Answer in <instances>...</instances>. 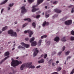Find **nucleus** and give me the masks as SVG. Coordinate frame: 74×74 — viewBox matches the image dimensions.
<instances>
[{
  "label": "nucleus",
  "instance_id": "de8ad7c7",
  "mask_svg": "<svg viewBox=\"0 0 74 74\" xmlns=\"http://www.w3.org/2000/svg\"><path fill=\"white\" fill-rule=\"evenodd\" d=\"M49 14L47 15V14H46V18H48V17H49Z\"/></svg>",
  "mask_w": 74,
  "mask_h": 74
},
{
  "label": "nucleus",
  "instance_id": "20e7f679",
  "mask_svg": "<svg viewBox=\"0 0 74 74\" xmlns=\"http://www.w3.org/2000/svg\"><path fill=\"white\" fill-rule=\"evenodd\" d=\"M27 33L29 34V37H31L32 35L33 34V32L30 30H28L27 31H24L25 33Z\"/></svg>",
  "mask_w": 74,
  "mask_h": 74
},
{
  "label": "nucleus",
  "instance_id": "79ce46f5",
  "mask_svg": "<svg viewBox=\"0 0 74 74\" xmlns=\"http://www.w3.org/2000/svg\"><path fill=\"white\" fill-rule=\"evenodd\" d=\"M40 15H38L36 16V18L37 19H38V18H40Z\"/></svg>",
  "mask_w": 74,
  "mask_h": 74
},
{
  "label": "nucleus",
  "instance_id": "cd10ccee",
  "mask_svg": "<svg viewBox=\"0 0 74 74\" xmlns=\"http://www.w3.org/2000/svg\"><path fill=\"white\" fill-rule=\"evenodd\" d=\"M70 51H68L65 53V55H68L69 53H70Z\"/></svg>",
  "mask_w": 74,
  "mask_h": 74
},
{
  "label": "nucleus",
  "instance_id": "49530a36",
  "mask_svg": "<svg viewBox=\"0 0 74 74\" xmlns=\"http://www.w3.org/2000/svg\"><path fill=\"white\" fill-rule=\"evenodd\" d=\"M70 58H71V56H69L67 58V60H68V59H70Z\"/></svg>",
  "mask_w": 74,
  "mask_h": 74
},
{
  "label": "nucleus",
  "instance_id": "aec40b11",
  "mask_svg": "<svg viewBox=\"0 0 74 74\" xmlns=\"http://www.w3.org/2000/svg\"><path fill=\"white\" fill-rule=\"evenodd\" d=\"M8 26H5V27H3L2 29V31H5V30H7L8 29Z\"/></svg>",
  "mask_w": 74,
  "mask_h": 74
},
{
  "label": "nucleus",
  "instance_id": "b1692460",
  "mask_svg": "<svg viewBox=\"0 0 74 74\" xmlns=\"http://www.w3.org/2000/svg\"><path fill=\"white\" fill-rule=\"evenodd\" d=\"M21 44L22 46V47H24V48H25V47L26 45V44L24 43L23 42L21 43Z\"/></svg>",
  "mask_w": 74,
  "mask_h": 74
},
{
  "label": "nucleus",
  "instance_id": "f3484780",
  "mask_svg": "<svg viewBox=\"0 0 74 74\" xmlns=\"http://www.w3.org/2000/svg\"><path fill=\"white\" fill-rule=\"evenodd\" d=\"M35 39V38L34 37H33L32 38H31L29 40L30 42L31 43L33 41H34V39Z\"/></svg>",
  "mask_w": 74,
  "mask_h": 74
},
{
  "label": "nucleus",
  "instance_id": "58836bf2",
  "mask_svg": "<svg viewBox=\"0 0 74 74\" xmlns=\"http://www.w3.org/2000/svg\"><path fill=\"white\" fill-rule=\"evenodd\" d=\"M74 73V68L72 70V71L71 73V74H73Z\"/></svg>",
  "mask_w": 74,
  "mask_h": 74
},
{
  "label": "nucleus",
  "instance_id": "2eb2a0df",
  "mask_svg": "<svg viewBox=\"0 0 74 74\" xmlns=\"http://www.w3.org/2000/svg\"><path fill=\"white\" fill-rule=\"evenodd\" d=\"M49 24V23L48 22H44L42 24V26L43 27H44L45 25H48Z\"/></svg>",
  "mask_w": 74,
  "mask_h": 74
},
{
  "label": "nucleus",
  "instance_id": "ddd939ff",
  "mask_svg": "<svg viewBox=\"0 0 74 74\" xmlns=\"http://www.w3.org/2000/svg\"><path fill=\"white\" fill-rule=\"evenodd\" d=\"M37 44V42L36 41H34V42H31V45L34 47L36 46V45Z\"/></svg>",
  "mask_w": 74,
  "mask_h": 74
},
{
  "label": "nucleus",
  "instance_id": "5701e85b",
  "mask_svg": "<svg viewBox=\"0 0 74 74\" xmlns=\"http://www.w3.org/2000/svg\"><path fill=\"white\" fill-rule=\"evenodd\" d=\"M10 55V52L8 51H7L5 53L4 55L5 56H8Z\"/></svg>",
  "mask_w": 74,
  "mask_h": 74
},
{
  "label": "nucleus",
  "instance_id": "a878e982",
  "mask_svg": "<svg viewBox=\"0 0 74 74\" xmlns=\"http://www.w3.org/2000/svg\"><path fill=\"white\" fill-rule=\"evenodd\" d=\"M7 1H8V0H5L3 2H2L1 3V4H4L6 3H7Z\"/></svg>",
  "mask_w": 74,
  "mask_h": 74
},
{
  "label": "nucleus",
  "instance_id": "5fc2aeb1",
  "mask_svg": "<svg viewBox=\"0 0 74 74\" xmlns=\"http://www.w3.org/2000/svg\"><path fill=\"white\" fill-rule=\"evenodd\" d=\"M65 48H66V47H62V50H63V51H64L65 49Z\"/></svg>",
  "mask_w": 74,
  "mask_h": 74
},
{
  "label": "nucleus",
  "instance_id": "0e129e2a",
  "mask_svg": "<svg viewBox=\"0 0 74 74\" xmlns=\"http://www.w3.org/2000/svg\"><path fill=\"white\" fill-rule=\"evenodd\" d=\"M15 49V48H12V51H14V49Z\"/></svg>",
  "mask_w": 74,
  "mask_h": 74
},
{
  "label": "nucleus",
  "instance_id": "bf43d9fd",
  "mask_svg": "<svg viewBox=\"0 0 74 74\" xmlns=\"http://www.w3.org/2000/svg\"><path fill=\"white\" fill-rule=\"evenodd\" d=\"M56 52H53V53H52V54L53 55L54 54H55L56 53Z\"/></svg>",
  "mask_w": 74,
  "mask_h": 74
},
{
  "label": "nucleus",
  "instance_id": "338daca9",
  "mask_svg": "<svg viewBox=\"0 0 74 74\" xmlns=\"http://www.w3.org/2000/svg\"><path fill=\"white\" fill-rule=\"evenodd\" d=\"M18 23L17 21H15V22H14L15 24H16V23Z\"/></svg>",
  "mask_w": 74,
  "mask_h": 74
},
{
  "label": "nucleus",
  "instance_id": "13d9d810",
  "mask_svg": "<svg viewBox=\"0 0 74 74\" xmlns=\"http://www.w3.org/2000/svg\"><path fill=\"white\" fill-rule=\"evenodd\" d=\"M56 63L57 64H58L59 63V61H57L56 62Z\"/></svg>",
  "mask_w": 74,
  "mask_h": 74
},
{
  "label": "nucleus",
  "instance_id": "052dcab7",
  "mask_svg": "<svg viewBox=\"0 0 74 74\" xmlns=\"http://www.w3.org/2000/svg\"><path fill=\"white\" fill-rule=\"evenodd\" d=\"M54 64H55V63H54L53 62L52 63V65L53 66H55Z\"/></svg>",
  "mask_w": 74,
  "mask_h": 74
},
{
  "label": "nucleus",
  "instance_id": "864d4df0",
  "mask_svg": "<svg viewBox=\"0 0 74 74\" xmlns=\"http://www.w3.org/2000/svg\"><path fill=\"white\" fill-rule=\"evenodd\" d=\"M62 53V52H59L58 53V55H61V54Z\"/></svg>",
  "mask_w": 74,
  "mask_h": 74
},
{
  "label": "nucleus",
  "instance_id": "a18cd8bd",
  "mask_svg": "<svg viewBox=\"0 0 74 74\" xmlns=\"http://www.w3.org/2000/svg\"><path fill=\"white\" fill-rule=\"evenodd\" d=\"M66 71L63 70L62 73L63 74H66Z\"/></svg>",
  "mask_w": 74,
  "mask_h": 74
},
{
  "label": "nucleus",
  "instance_id": "6e6552de",
  "mask_svg": "<svg viewBox=\"0 0 74 74\" xmlns=\"http://www.w3.org/2000/svg\"><path fill=\"white\" fill-rule=\"evenodd\" d=\"M26 66H27V63L22 65L20 67V70H23L24 69V68L26 67Z\"/></svg>",
  "mask_w": 74,
  "mask_h": 74
},
{
  "label": "nucleus",
  "instance_id": "9d476101",
  "mask_svg": "<svg viewBox=\"0 0 74 74\" xmlns=\"http://www.w3.org/2000/svg\"><path fill=\"white\" fill-rule=\"evenodd\" d=\"M60 40V39L59 38V37L56 36V37L54 39V40L55 41H56V42H58Z\"/></svg>",
  "mask_w": 74,
  "mask_h": 74
},
{
  "label": "nucleus",
  "instance_id": "473e14b6",
  "mask_svg": "<svg viewBox=\"0 0 74 74\" xmlns=\"http://www.w3.org/2000/svg\"><path fill=\"white\" fill-rule=\"evenodd\" d=\"M25 47L26 48H29V45H28L25 44Z\"/></svg>",
  "mask_w": 74,
  "mask_h": 74
},
{
  "label": "nucleus",
  "instance_id": "37998d69",
  "mask_svg": "<svg viewBox=\"0 0 74 74\" xmlns=\"http://www.w3.org/2000/svg\"><path fill=\"white\" fill-rule=\"evenodd\" d=\"M51 74H58V72H53L51 73Z\"/></svg>",
  "mask_w": 74,
  "mask_h": 74
},
{
  "label": "nucleus",
  "instance_id": "e2e57ef3",
  "mask_svg": "<svg viewBox=\"0 0 74 74\" xmlns=\"http://www.w3.org/2000/svg\"><path fill=\"white\" fill-rule=\"evenodd\" d=\"M33 17H34V18H36V16H35V15H33L32 16Z\"/></svg>",
  "mask_w": 74,
  "mask_h": 74
},
{
  "label": "nucleus",
  "instance_id": "7ed1b4c3",
  "mask_svg": "<svg viewBox=\"0 0 74 74\" xmlns=\"http://www.w3.org/2000/svg\"><path fill=\"white\" fill-rule=\"evenodd\" d=\"M24 6H22L21 8V14H24L27 11L25 8V6H26V5H24Z\"/></svg>",
  "mask_w": 74,
  "mask_h": 74
},
{
  "label": "nucleus",
  "instance_id": "9b49d317",
  "mask_svg": "<svg viewBox=\"0 0 74 74\" xmlns=\"http://www.w3.org/2000/svg\"><path fill=\"white\" fill-rule=\"evenodd\" d=\"M54 11L55 12H57V13H60V12H62V10H59L57 9H54Z\"/></svg>",
  "mask_w": 74,
  "mask_h": 74
},
{
  "label": "nucleus",
  "instance_id": "a211bd4d",
  "mask_svg": "<svg viewBox=\"0 0 74 74\" xmlns=\"http://www.w3.org/2000/svg\"><path fill=\"white\" fill-rule=\"evenodd\" d=\"M66 37L64 36L61 39V40L62 41H66Z\"/></svg>",
  "mask_w": 74,
  "mask_h": 74
},
{
  "label": "nucleus",
  "instance_id": "c03bdc74",
  "mask_svg": "<svg viewBox=\"0 0 74 74\" xmlns=\"http://www.w3.org/2000/svg\"><path fill=\"white\" fill-rule=\"evenodd\" d=\"M25 41H28L29 40V38H25Z\"/></svg>",
  "mask_w": 74,
  "mask_h": 74
},
{
  "label": "nucleus",
  "instance_id": "bb28decb",
  "mask_svg": "<svg viewBox=\"0 0 74 74\" xmlns=\"http://www.w3.org/2000/svg\"><path fill=\"white\" fill-rule=\"evenodd\" d=\"M42 41V40H40L38 42V45L40 46V45H41V42Z\"/></svg>",
  "mask_w": 74,
  "mask_h": 74
},
{
  "label": "nucleus",
  "instance_id": "603ef678",
  "mask_svg": "<svg viewBox=\"0 0 74 74\" xmlns=\"http://www.w3.org/2000/svg\"><path fill=\"white\" fill-rule=\"evenodd\" d=\"M57 3H58V1H55L53 3V4H57Z\"/></svg>",
  "mask_w": 74,
  "mask_h": 74
},
{
  "label": "nucleus",
  "instance_id": "6e6d98bb",
  "mask_svg": "<svg viewBox=\"0 0 74 74\" xmlns=\"http://www.w3.org/2000/svg\"><path fill=\"white\" fill-rule=\"evenodd\" d=\"M16 71H13V74H15V73H16Z\"/></svg>",
  "mask_w": 74,
  "mask_h": 74
},
{
  "label": "nucleus",
  "instance_id": "72a5a7b5",
  "mask_svg": "<svg viewBox=\"0 0 74 74\" xmlns=\"http://www.w3.org/2000/svg\"><path fill=\"white\" fill-rule=\"evenodd\" d=\"M18 48V49H21V48H24V47H22V46L21 45H19Z\"/></svg>",
  "mask_w": 74,
  "mask_h": 74
},
{
  "label": "nucleus",
  "instance_id": "680f3d73",
  "mask_svg": "<svg viewBox=\"0 0 74 74\" xmlns=\"http://www.w3.org/2000/svg\"><path fill=\"white\" fill-rule=\"evenodd\" d=\"M15 47V44H14L13 45V47Z\"/></svg>",
  "mask_w": 74,
  "mask_h": 74
},
{
  "label": "nucleus",
  "instance_id": "6ab92c4d",
  "mask_svg": "<svg viewBox=\"0 0 74 74\" xmlns=\"http://www.w3.org/2000/svg\"><path fill=\"white\" fill-rule=\"evenodd\" d=\"M9 57H10V56H8V57H7L6 58H5L3 60H2L1 61V63H3V62H4V60H6V59H7L8 58H9Z\"/></svg>",
  "mask_w": 74,
  "mask_h": 74
},
{
  "label": "nucleus",
  "instance_id": "423d86ee",
  "mask_svg": "<svg viewBox=\"0 0 74 74\" xmlns=\"http://www.w3.org/2000/svg\"><path fill=\"white\" fill-rule=\"evenodd\" d=\"M36 7H37L36 5H34L32 7V12H35L36 11H37V10H39V8H37V9L36 8Z\"/></svg>",
  "mask_w": 74,
  "mask_h": 74
},
{
  "label": "nucleus",
  "instance_id": "39448f33",
  "mask_svg": "<svg viewBox=\"0 0 74 74\" xmlns=\"http://www.w3.org/2000/svg\"><path fill=\"white\" fill-rule=\"evenodd\" d=\"M34 53L33 54V56H36V55L38 53V51L37 49V48H35L34 49Z\"/></svg>",
  "mask_w": 74,
  "mask_h": 74
},
{
  "label": "nucleus",
  "instance_id": "4c0bfd02",
  "mask_svg": "<svg viewBox=\"0 0 74 74\" xmlns=\"http://www.w3.org/2000/svg\"><path fill=\"white\" fill-rule=\"evenodd\" d=\"M74 8H73L71 10V13H73L74 12Z\"/></svg>",
  "mask_w": 74,
  "mask_h": 74
},
{
  "label": "nucleus",
  "instance_id": "8fccbe9b",
  "mask_svg": "<svg viewBox=\"0 0 74 74\" xmlns=\"http://www.w3.org/2000/svg\"><path fill=\"white\" fill-rule=\"evenodd\" d=\"M40 67H41V66L39 65L36 66V69H38L39 68H40Z\"/></svg>",
  "mask_w": 74,
  "mask_h": 74
},
{
  "label": "nucleus",
  "instance_id": "774afa93",
  "mask_svg": "<svg viewBox=\"0 0 74 74\" xmlns=\"http://www.w3.org/2000/svg\"><path fill=\"white\" fill-rule=\"evenodd\" d=\"M19 29H17V32H19Z\"/></svg>",
  "mask_w": 74,
  "mask_h": 74
},
{
  "label": "nucleus",
  "instance_id": "c756f323",
  "mask_svg": "<svg viewBox=\"0 0 74 74\" xmlns=\"http://www.w3.org/2000/svg\"><path fill=\"white\" fill-rule=\"evenodd\" d=\"M32 26L34 27V28H36V23H33L32 24Z\"/></svg>",
  "mask_w": 74,
  "mask_h": 74
},
{
  "label": "nucleus",
  "instance_id": "7c9ffc66",
  "mask_svg": "<svg viewBox=\"0 0 74 74\" xmlns=\"http://www.w3.org/2000/svg\"><path fill=\"white\" fill-rule=\"evenodd\" d=\"M13 5H14V3H10L9 5V7H12Z\"/></svg>",
  "mask_w": 74,
  "mask_h": 74
},
{
  "label": "nucleus",
  "instance_id": "c9c22d12",
  "mask_svg": "<svg viewBox=\"0 0 74 74\" xmlns=\"http://www.w3.org/2000/svg\"><path fill=\"white\" fill-rule=\"evenodd\" d=\"M71 34L73 35V36H74V31L73 30L71 32Z\"/></svg>",
  "mask_w": 74,
  "mask_h": 74
},
{
  "label": "nucleus",
  "instance_id": "dca6fc26",
  "mask_svg": "<svg viewBox=\"0 0 74 74\" xmlns=\"http://www.w3.org/2000/svg\"><path fill=\"white\" fill-rule=\"evenodd\" d=\"M11 36H12V37H16L17 36V34H16V32H14L13 33V34H11Z\"/></svg>",
  "mask_w": 74,
  "mask_h": 74
},
{
  "label": "nucleus",
  "instance_id": "c85d7f7f",
  "mask_svg": "<svg viewBox=\"0 0 74 74\" xmlns=\"http://www.w3.org/2000/svg\"><path fill=\"white\" fill-rule=\"evenodd\" d=\"M67 17H63V18H61L60 19V20L61 21H64V20H66V19H67Z\"/></svg>",
  "mask_w": 74,
  "mask_h": 74
},
{
  "label": "nucleus",
  "instance_id": "69168bd1",
  "mask_svg": "<svg viewBox=\"0 0 74 74\" xmlns=\"http://www.w3.org/2000/svg\"><path fill=\"white\" fill-rule=\"evenodd\" d=\"M8 10H10V7H8Z\"/></svg>",
  "mask_w": 74,
  "mask_h": 74
},
{
  "label": "nucleus",
  "instance_id": "f257e3e1",
  "mask_svg": "<svg viewBox=\"0 0 74 74\" xmlns=\"http://www.w3.org/2000/svg\"><path fill=\"white\" fill-rule=\"evenodd\" d=\"M13 59H12V62H11V64L13 67H15L18 66V65L22 64V62L18 61L17 60H13Z\"/></svg>",
  "mask_w": 74,
  "mask_h": 74
},
{
  "label": "nucleus",
  "instance_id": "4be33fe9",
  "mask_svg": "<svg viewBox=\"0 0 74 74\" xmlns=\"http://www.w3.org/2000/svg\"><path fill=\"white\" fill-rule=\"evenodd\" d=\"M24 21H28V22H31V21H32L31 19L29 18H24L23 19Z\"/></svg>",
  "mask_w": 74,
  "mask_h": 74
},
{
  "label": "nucleus",
  "instance_id": "f03ea898",
  "mask_svg": "<svg viewBox=\"0 0 74 74\" xmlns=\"http://www.w3.org/2000/svg\"><path fill=\"white\" fill-rule=\"evenodd\" d=\"M33 62H30L27 63L26 67L29 69H34L35 68V66L34 65H30L32 64Z\"/></svg>",
  "mask_w": 74,
  "mask_h": 74
},
{
  "label": "nucleus",
  "instance_id": "f8f14e48",
  "mask_svg": "<svg viewBox=\"0 0 74 74\" xmlns=\"http://www.w3.org/2000/svg\"><path fill=\"white\" fill-rule=\"evenodd\" d=\"M13 32L14 31H13V30L10 29L8 31V33L9 34H10L11 36V34H12L13 33Z\"/></svg>",
  "mask_w": 74,
  "mask_h": 74
},
{
  "label": "nucleus",
  "instance_id": "ea45409f",
  "mask_svg": "<svg viewBox=\"0 0 74 74\" xmlns=\"http://www.w3.org/2000/svg\"><path fill=\"white\" fill-rule=\"evenodd\" d=\"M73 7V5H70L68 6V7L69 8H71V7Z\"/></svg>",
  "mask_w": 74,
  "mask_h": 74
},
{
  "label": "nucleus",
  "instance_id": "0eeeda50",
  "mask_svg": "<svg viewBox=\"0 0 74 74\" xmlns=\"http://www.w3.org/2000/svg\"><path fill=\"white\" fill-rule=\"evenodd\" d=\"M72 23V20H68L65 22V24L66 25L69 26Z\"/></svg>",
  "mask_w": 74,
  "mask_h": 74
},
{
  "label": "nucleus",
  "instance_id": "2f4dec72",
  "mask_svg": "<svg viewBox=\"0 0 74 74\" xmlns=\"http://www.w3.org/2000/svg\"><path fill=\"white\" fill-rule=\"evenodd\" d=\"M70 39L71 41H74V36H71Z\"/></svg>",
  "mask_w": 74,
  "mask_h": 74
},
{
  "label": "nucleus",
  "instance_id": "09e8293b",
  "mask_svg": "<svg viewBox=\"0 0 74 74\" xmlns=\"http://www.w3.org/2000/svg\"><path fill=\"white\" fill-rule=\"evenodd\" d=\"M47 44V45H49L50 44V41H49L47 42L46 43Z\"/></svg>",
  "mask_w": 74,
  "mask_h": 74
},
{
  "label": "nucleus",
  "instance_id": "4468645a",
  "mask_svg": "<svg viewBox=\"0 0 74 74\" xmlns=\"http://www.w3.org/2000/svg\"><path fill=\"white\" fill-rule=\"evenodd\" d=\"M45 61L44 60V59H41L40 60L38 61V62L39 63H44Z\"/></svg>",
  "mask_w": 74,
  "mask_h": 74
},
{
  "label": "nucleus",
  "instance_id": "3c124183",
  "mask_svg": "<svg viewBox=\"0 0 74 74\" xmlns=\"http://www.w3.org/2000/svg\"><path fill=\"white\" fill-rule=\"evenodd\" d=\"M61 69L62 68H61V67H59L58 68V71H60V70H61Z\"/></svg>",
  "mask_w": 74,
  "mask_h": 74
},
{
  "label": "nucleus",
  "instance_id": "a19ab883",
  "mask_svg": "<svg viewBox=\"0 0 74 74\" xmlns=\"http://www.w3.org/2000/svg\"><path fill=\"white\" fill-rule=\"evenodd\" d=\"M53 62V60L52 59H51L49 61V63H52Z\"/></svg>",
  "mask_w": 74,
  "mask_h": 74
},
{
  "label": "nucleus",
  "instance_id": "393cba45",
  "mask_svg": "<svg viewBox=\"0 0 74 74\" xmlns=\"http://www.w3.org/2000/svg\"><path fill=\"white\" fill-rule=\"evenodd\" d=\"M44 56V58L45 59L47 57V54H43L41 55V57H42Z\"/></svg>",
  "mask_w": 74,
  "mask_h": 74
},
{
  "label": "nucleus",
  "instance_id": "f704fd0d",
  "mask_svg": "<svg viewBox=\"0 0 74 74\" xmlns=\"http://www.w3.org/2000/svg\"><path fill=\"white\" fill-rule=\"evenodd\" d=\"M47 37V35H44L41 36V38L42 39V38H46Z\"/></svg>",
  "mask_w": 74,
  "mask_h": 74
},
{
  "label": "nucleus",
  "instance_id": "412c9836",
  "mask_svg": "<svg viewBox=\"0 0 74 74\" xmlns=\"http://www.w3.org/2000/svg\"><path fill=\"white\" fill-rule=\"evenodd\" d=\"M27 1L30 4L32 3L33 2H34V0H27Z\"/></svg>",
  "mask_w": 74,
  "mask_h": 74
},
{
  "label": "nucleus",
  "instance_id": "e433bc0d",
  "mask_svg": "<svg viewBox=\"0 0 74 74\" xmlns=\"http://www.w3.org/2000/svg\"><path fill=\"white\" fill-rule=\"evenodd\" d=\"M27 24H28L27 23H26L25 24H24L23 25V27H25V26H26L27 25Z\"/></svg>",
  "mask_w": 74,
  "mask_h": 74
},
{
  "label": "nucleus",
  "instance_id": "4d7b16f0",
  "mask_svg": "<svg viewBox=\"0 0 74 74\" xmlns=\"http://www.w3.org/2000/svg\"><path fill=\"white\" fill-rule=\"evenodd\" d=\"M3 11H4V9H2L1 10V13H2L3 12Z\"/></svg>",
  "mask_w": 74,
  "mask_h": 74
},
{
  "label": "nucleus",
  "instance_id": "1a4fd4ad",
  "mask_svg": "<svg viewBox=\"0 0 74 74\" xmlns=\"http://www.w3.org/2000/svg\"><path fill=\"white\" fill-rule=\"evenodd\" d=\"M44 0H37V5H39L41 3L43 2Z\"/></svg>",
  "mask_w": 74,
  "mask_h": 74
}]
</instances>
